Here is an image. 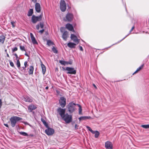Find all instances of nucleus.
Segmentation results:
<instances>
[{
    "label": "nucleus",
    "mask_w": 149,
    "mask_h": 149,
    "mask_svg": "<svg viewBox=\"0 0 149 149\" xmlns=\"http://www.w3.org/2000/svg\"><path fill=\"white\" fill-rule=\"evenodd\" d=\"M41 67L42 70V73L43 74H45L46 70V67L42 63L41 64Z\"/></svg>",
    "instance_id": "4be33fe9"
},
{
    "label": "nucleus",
    "mask_w": 149,
    "mask_h": 149,
    "mask_svg": "<svg viewBox=\"0 0 149 149\" xmlns=\"http://www.w3.org/2000/svg\"><path fill=\"white\" fill-rule=\"evenodd\" d=\"M44 31V29H42V30L39 31V32L41 34H42Z\"/></svg>",
    "instance_id": "c03bdc74"
},
{
    "label": "nucleus",
    "mask_w": 149,
    "mask_h": 149,
    "mask_svg": "<svg viewBox=\"0 0 149 149\" xmlns=\"http://www.w3.org/2000/svg\"><path fill=\"white\" fill-rule=\"evenodd\" d=\"M144 66V64H142L138 68L137 70L139 71L143 68Z\"/></svg>",
    "instance_id": "f704fd0d"
},
{
    "label": "nucleus",
    "mask_w": 149,
    "mask_h": 149,
    "mask_svg": "<svg viewBox=\"0 0 149 149\" xmlns=\"http://www.w3.org/2000/svg\"><path fill=\"white\" fill-rule=\"evenodd\" d=\"M105 147L106 149H112L113 146L112 143L109 141H107L105 143Z\"/></svg>",
    "instance_id": "f8f14e48"
},
{
    "label": "nucleus",
    "mask_w": 149,
    "mask_h": 149,
    "mask_svg": "<svg viewBox=\"0 0 149 149\" xmlns=\"http://www.w3.org/2000/svg\"><path fill=\"white\" fill-rule=\"evenodd\" d=\"M28 65L27 64V61H25L24 63V68H26V67Z\"/></svg>",
    "instance_id": "ea45409f"
},
{
    "label": "nucleus",
    "mask_w": 149,
    "mask_h": 149,
    "mask_svg": "<svg viewBox=\"0 0 149 149\" xmlns=\"http://www.w3.org/2000/svg\"><path fill=\"white\" fill-rule=\"evenodd\" d=\"M33 113H34V111H33V112H32Z\"/></svg>",
    "instance_id": "69168bd1"
},
{
    "label": "nucleus",
    "mask_w": 149,
    "mask_h": 149,
    "mask_svg": "<svg viewBox=\"0 0 149 149\" xmlns=\"http://www.w3.org/2000/svg\"><path fill=\"white\" fill-rule=\"evenodd\" d=\"M33 9H30L28 12L27 15L28 16H31L32 15L33 13Z\"/></svg>",
    "instance_id": "b1692460"
},
{
    "label": "nucleus",
    "mask_w": 149,
    "mask_h": 149,
    "mask_svg": "<svg viewBox=\"0 0 149 149\" xmlns=\"http://www.w3.org/2000/svg\"><path fill=\"white\" fill-rule=\"evenodd\" d=\"M93 86H94L95 88H97L96 86L95 85V84H93Z\"/></svg>",
    "instance_id": "e2e57ef3"
},
{
    "label": "nucleus",
    "mask_w": 149,
    "mask_h": 149,
    "mask_svg": "<svg viewBox=\"0 0 149 149\" xmlns=\"http://www.w3.org/2000/svg\"><path fill=\"white\" fill-rule=\"evenodd\" d=\"M77 105L78 106L79 108V114H81V111H82V109H81V106L79 104H77Z\"/></svg>",
    "instance_id": "2f4dec72"
},
{
    "label": "nucleus",
    "mask_w": 149,
    "mask_h": 149,
    "mask_svg": "<svg viewBox=\"0 0 149 149\" xmlns=\"http://www.w3.org/2000/svg\"><path fill=\"white\" fill-rule=\"evenodd\" d=\"M20 49L22 51H26L24 47L22 45L20 46Z\"/></svg>",
    "instance_id": "c9c22d12"
},
{
    "label": "nucleus",
    "mask_w": 149,
    "mask_h": 149,
    "mask_svg": "<svg viewBox=\"0 0 149 149\" xmlns=\"http://www.w3.org/2000/svg\"><path fill=\"white\" fill-rule=\"evenodd\" d=\"M19 133L20 134L24 136H28V134L26 132H19Z\"/></svg>",
    "instance_id": "cd10ccee"
},
{
    "label": "nucleus",
    "mask_w": 149,
    "mask_h": 149,
    "mask_svg": "<svg viewBox=\"0 0 149 149\" xmlns=\"http://www.w3.org/2000/svg\"><path fill=\"white\" fill-rule=\"evenodd\" d=\"M2 102L1 99H0V109L1 108L2 105Z\"/></svg>",
    "instance_id": "09e8293b"
},
{
    "label": "nucleus",
    "mask_w": 149,
    "mask_h": 149,
    "mask_svg": "<svg viewBox=\"0 0 149 149\" xmlns=\"http://www.w3.org/2000/svg\"><path fill=\"white\" fill-rule=\"evenodd\" d=\"M14 22H11V24L12 25L13 27H15V26L14 25Z\"/></svg>",
    "instance_id": "603ef678"
},
{
    "label": "nucleus",
    "mask_w": 149,
    "mask_h": 149,
    "mask_svg": "<svg viewBox=\"0 0 149 149\" xmlns=\"http://www.w3.org/2000/svg\"><path fill=\"white\" fill-rule=\"evenodd\" d=\"M94 133H92V134H95V138H97L99 134H100V133L99 132L97 131H94Z\"/></svg>",
    "instance_id": "a878e982"
},
{
    "label": "nucleus",
    "mask_w": 149,
    "mask_h": 149,
    "mask_svg": "<svg viewBox=\"0 0 149 149\" xmlns=\"http://www.w3.org/2000/svg\"><path fill=\"white\" fill-rule=\"evenodd\" d=\"M139 71L137 70L133 74H135L137 73Z\"/></svg>",
    "instance_id": "864d4df0"
},
{
    "label": "nucleus",
    "mask_w": 149,
    "mask_h": 149,
    "mask_svg": "<svg viewBox=\"0 0 149 149\" xmlns=\"http://www.w3.org/2000/svg\"><path fill=\"white\" fill-rule=\"evenodd\" d=\"M77 104L73 103V102H70L67 106L68 111L70 113L73 112L75 110L76 106Z\"/></svg>",
    "instance_id": "f257e3e1"
},
{
    "label": "nucleus",
    "mask_w": 149,
    "mask_h": 149,
    "mask_svg": "<svg viewBox=\"0 0 149 149\" xmlns=\"http://www.w3.org/2000/svg\"><path fill=\"white\" fill-rule=\"evenodd\" d=\"M65 27L70 31H72L74 30L72 25L69 23H68L66 25Z\"/></svg>",
    "instance_id": "f3484780"
},
{
    "label": "nucleus",
    "mask_w": 149,
    "mask_h": 149,
    "mask_svg": "<svg viewBox=\"0 0 149 149\" xmlns=\"http://www.w3.org/2000/svg\"><path fill=\"white\" fill-rule=\"evenodd\" d=\"M76 45V44L72 42H69L67 44V46L71 48H75Z\"/></svg>",
    "instance_id": "a211bd4d"
},
{
    "label": "nucleus",
    "mask_w": 149,
    "mask_h": 149,
    "mask_svg": "<svg viewBox=\"0 0 149 149\" xmlns=\"http://www.w3.org/2000/svg\"><path fill=\"white\" fill-rule=\"evenodd\" d=\"M134 26H133L132 27V28L131 29V30L130 31V33H131V32H132V30H133V29H134Z\"/></svg>",
    "instance_id": "3c124183"
},
{
    "label": "nucleus",
    "mask_w": 149,
    "mask_h": 149,
    "mask_svg": "<svg viewBox=\"0 0 149 149\" xmlns=\"http://www.w3.org/2000/svg\"><path fill=\"white\" fill-rule=\"evenodd\" d=\"M4 125L7 127H8V124H4Z\"/></svg>",
    "instance_id": "4d7b16f0"
},
{
    "label": "nucleus",
    "mask_w": 149,
    "mask_h": 149,
    "mask_svg": "<svg viewBox=\"0 0 149 149\" xmlns=\"http://www.w3.org/2000/svg\"><path fill=\"white\" fill-rule=\"evenodd\" d=\"M5 40V37L3 35L0 36V42L3 44Z\"/></svg>",
    "instance_id": "5701e85b"
},
{
    "label": "nucleus",
    "mask_w": 149,
    "mask_h": 149,
    "mask_svg": "<svg viewBox=\"0 0 149 149\" xmlns=\"http://www.w3.org/2000/svg\"><path fill=\"white\" fill-rule=\"evenodd\" d=\"M17 47H15L13 49H12V52H13L17 51Z\"/></svg>",
    "instance_id": "a19ab883"
},
{
    "label": "nucleus",
    "mask_w": 149,
    "mask_h": 149,
    "mask_svg": "<svg viewBox=\"0 0 149 149\" xmlns=\"http://www.w3.org/2000/svg\"><path fill=\"white\" fill-rule=\"evenodd\" d=\"M72 125L73 124H74V123H72Z\"/></svg>",
    "instance_id": "774afa93"
},
{
    "label": "nucleus",
    "mask_w": 149,
    "mask_h": 149,
    "mask_svg": "<svg viewBox=\"0 0 149 149\" xmlns=\"http://www.w3.org/2000/svg\"><path fill=\"white\" fill-rule=\"evenodd\" d=\"M40 27L41 28H43L44 27V23L43 22H40Z\"/></svg>",
    "instance_id": "58836bf2"
},
{
    "label": "nucleus",
    "mask_w": 149,
    "mask_h": 149,
    "mask_svg": "<svg viewBox=\"0 0 149 149\" xmlns=\"http://www.w3.org/2000/svg\"><path fill=\"white\" fill-rule=\"evenodd\" d=\"M70 38L72 40L77 44H78L79 43V40L78 39L77 36L74 34H71Z\"/></svg>",
    "instance_id": "9b49d317"
},
{
    "label": "nucleus",
    "mask_w": 149,
    "mask_h": 149,
    "mask_svg": "<svg viewBox=\"0 0 149 149\" xmlns=\"http://www.w3.org/2000/svg\"><path fill=\"white\" fill-rule=\"evenodd\" d=\"M41 121L46 127H48V125L45 121L43 118H41Z\"/></svg>",
    "instance_id": "bb28decb"
},
{
    "label": "nucleus",
    "mask_w": 149,
    "mask_h": 149,
    "mask_svg": "<svg viewBox=\"0 0 149 149\" xmlns=\"http://www.w3.org/2000/svg\"><path fill=\"white\" fill-rule=\"evenodd\" d=\"M18 68L20 71H21L25 73L26 72V68H24V67H21L20 66V67H19Z\"/></svg>",
    "instance_id": "393cba45"
},
{
    "label": "nucleus",
    "mask_w": 149,
    "mask_h": 149,
    "mask_svg": "<svg viewBox=\"0 0 149 149\" xmlns=\"http://www.w3.org/2000/svg\"><path fill=\"white\" fill-rule=\"evenodd\" d=\"M65 30V28L64 27H62L60 28V31L61 32H63Z\"/></svg>",
    "instance_id": "79ce46f5"
},
{
    "label": "nucleus",
    "mask_w": 149,
    "mask_h": 149,
    "mask_svg": "<svg viewBox=\"0 0 149 149\" xmlns=\"http://www.w3.org/2000/svg\"><path fill=\"white\" fill-rule=\"evenodd\" d=\"M86 127L89 130V131H90L92 133H94V131L90 127L88 126H86Z\"/></svg>",
    "instance_id": "72a5a7b5"
},
{
    "label": "nucleus",
    "mask_w": 149,
    "mask_h": 149,
    "mask_svg": "<svg viewBox=\"0 0 149 149\" xmlns=\"http://www.w3.org/2000/svg\"><path fill=\"white\" fill-rule=\"evenodd\" d=\"M52 50L54 52V53L57 54L58 53V51L56 49V48H55L54 47H53V48H52Z\"/></svg>",
    "instance_id": "c756f323"
},
{
    "label": "nucleus",
    "mask_w": 149,
    "mask_h": 149,
    "mask_svg": "<svg viewBox=\"0 0 149 149\" xmlns=\"http://www.w3.org/2000/svg\"><path fill=\"white\" fill-rule=\"evenodd\" d=\"M7 56L8 57H10V56H9V55H8V53H7Z\"/></svg>",
    "instance_id": "680f3d73"
},
{
    "label": "nucleus",
    "mask_w": 149,
    "mask_h": 149,
    "mask_svg": "<svg viewBox=\"0 0 149 149\" xmlns=\"http://www.w3.org/2000/svg\"><path fill=\"white\" fill-rule=\"evenodd\" d=\"M60 8L61 11L64 12L66 10V3L64 0H61L60 3Z\"/></svg>",
    "instance_id": "0eeeda50"
},
{
    "label": "nucleus",
    "mask_w": 149,
    "mask_h": 149,
    "mask_svg": "<svg viewBox=\"0 0 149 149\" xmlns=\"http://www.w3.org/2000/svg\"><path fill=\"white\" fill-rule=\"evenodd\" d=\"M66 99L64 97H61L59 100V103L62 108H64L66 104Z\"/></svg>",
    "instance_id": "6e6552de"
},
{
    "label": "nucleus",
    "mask_w": 149,
    "mask_h": 149,
    "mask_svg": "<svg viewBox=\"0 0 149 149\" xmlns=\"http://www.w3.org/2000/svg\"><path fill=\"white\" fill-rule=\"evenodd\" d=\"M30 35L31 38L33 43V44H38V42L36 40L35 38L33 36V34L32 33H30Z\"/></svg>",
    "instance_id": "2eb2a0df"
},
{
    "label": "nucleus",
    "mask_w": 149,
    "mask_h": 149,
    "mask_svg": "<svg viewBox=\"0 0 149 149\" xmlns=\"http://www.w3.org/2000/svg\"><path fill=\"white\" fill-rule=\"evenodd\" d=\"M62 118L67 124L69 123L72 121V115L68 113H66Z\"/></svg>",
    "instance_id": "7ed1b4c3"
},
{
    "label": "nucleus",
    "mask_w": 149,
    "mask_h": 149,
    "mask_svg": "<svg viewBox=\"0 0 149 149\" xmlns=\"http://www.w3.org/2000/svg\"><path fill=\"white\" fill-rule=\"evenodd\" d=\"M68 63L69 64L71 65L72 64V60H70L69 61H68Z\"/></svg>",
    "instance_id": "a18cd8bd"
},
{
    "label": "nucleus",
    "mask_w": 149,
    "mask_h": 149,
    "mask_svg": "<svg viewBox=\"0 0 149 149\" xmlns=\"http://www.w3.org/2000/svg\"><path fill=\"white\" fill-rule=\"evenodd\" d=\"M9 61L10 65L12 67H14L15 66L14 65V64L10 60H9Z\"/></svg>",
    "instance_id": "4c0bfd02"
},
{
    "label": "nucleus",
    "mask_w": 149,
    "mask_h": 149,
    "mask_svg": "<svg viewBox=\"0 0 149 149\" xmlns=\"http://www.w3.org/2000/svg\"><path fill=\"white\" fill-rule=\"evenodd\" d=\"M23 123L25 125H26V124L28 125V123L26 122H23Z\"/></svg>",
    "instance_id": "13d9d810"
},
{
    "label": "nucleus",
    "mask_w": 149,
    "mask_h": 149,
    "mask_svg": "<svg viewBox=\"0 0 149 149\" xmlns=\"http://www.w3.org/2000/svg\"><path fill=\"white\" fill-rule=\"evenodd\" d=\"M65 65L66 64H67V65H68V64H69V63H68V61H65Z\"/></svg>",
    "instance_id": "5fc2aeb1"
},
{
    "label": "nucleus",
    "mask_w": 149,
    "mask_h": 149,
    "mask_svg": "<svg viewBox=\"0 0 149 149\" xmlns=\"http://www.w3.org/2000/svg\"><path fill=\"white\" fill-rule=\"evenodd\" d=\"M6 51H7V50H6H6H5V52H6Z\"/></svg>",
    "instance_id": "338daca9"
},
{
    "label": "nucleus",
    "mask_w": 149,
    "mask_h": 149,
    "mask_svg": "<svg viewBox=\"0 0 149 149\" xmlns=\"http://www.w3.org/2000/svg\"><path fill=\"white\" fill-rule=\"evenodd\" d=\"M25 55H26V56H28V57H29V55H28V54H27L26 53L25 54Z\"/></svg>",
    "instance_id": "bf43d9fd"
},
{
    "label": "nucleus",
    "mask_w": 149,
    "mask_h": 149,
    "mask_svg": "<svg viewBox=\"0 0 149 149\" xmlns=\"http://www.w3.org/2000/svg\"><path fill=\"white\" fill-rule=\"evenodd\" d=\"M68 32L67 31H65L63 33L62 37L65 40H66L68 38Z\"/></svg>",
    "instance_id": "6ab92c4d"
},
{
    "label": "nucleus",
    "mask_w": 149,
    "mask_h": 149,
    "mask_svg": "<svg viewBox=\"0 0 149 149\" xmlns=\"http://www.w3.org/2000/svg\"><path fill=\"white\" fill-rule=\"evenodd\" d=\"M79 49L81 51H83V48L81 46H79Z\"/></svg>",
    "instance_id": "8fccbe9b"
},
{
    "label": "nucleus",
    "mask_w": 149,
    "mask_h": 149,
    "mask_svg": "<svg viewBox=\"0 0 149 149\" xmlns=\"http://www.w3.org/2000/svg\"><path fill=\"white\" fill-rule=\"evenodd\" d=\"M48 88H49V87L48 86L46 87L45 88V89L47 90L48 89Z\"/></svg>",
    "instance_id": "0e129e2a"
},
{
    "label": "nucleus",
    "mask_w": 149,
    "mask_h": 149,
    "mask_svg": "<svg viewBox=\"0 0 149 149\" xmlns=\"http://www.w3.org/2000/svg\"><path fill=\"white\" fill-rule=\"evenodd\" d=\"M59 62L60 63H61V65H65V61L62 60H60L59 61Z\"/></svg>",
    "instance_id": "e433bc0d"
},
{
    "label": "nucleus",
    "mask_w": 149,
    "mask_h": 149,
    "mask_svg": "<svg viewBox=\"0 0 149 149\" xmlns=\"http://www.w3.org/2000/svg\"><path fill=\"white\" fill-rule=\"evenodd\" d=\"M57 111L62 118L65 115V109H62L61 107H59L57 109Z\"/></svg>",
    "instance_id": "1a4fd4ad"
},
{
    "label": "nucleus",
    "mask_w": 149,
    "mask_h": 149,
    "mask_svg": "<svg viewBox=\"0 0 149 149\" xmlns=\"http://www.w3.org/2000/svg\"><path fill=\"white\" fill-rule=\"evenodd\" d=\"M34 68L33 66H30L29 67V74H32L33 73Z\"/></svg>",
    "instance_id": "412c9836"
},
{
    "label": "nucleus",
    "mask_w": 149,
    "mask_h": 149,
    "mask_svg": "<svg viewBox=\"0 0 149 149\" xmlns=\"http://www.w3.org/2000/svg\"><path fill=\"white\" fill-rule=\"evenodd\" d=\"M15 56L16 57V60H17V59H19V58L18 56L17 55V54H16V53H15V54H14Z\"/></svg>",
    "instance_id": "37998d69"
},
{
    "label": "nucleus",
    "mask_w": 149,
    "mask_h": 149,
    "mask_svg": "<svg viewBox=\"0 0 149 149\" xmlns=\"http://www.w3.org/2000/svg\"><path fill=\"white\" fill-rule=\"evenodd\" d=\"M28 136L32 137V136H34V135H33V134H30L29 135H28Z\"/></svg>",
    "instance_id": "6e6d98bb"
},
{
    "label": "nucleus",
    "mask_w": 149,
    "mask_h": 149,
    "mask_svg": "<svg viewBox=\"0 0 149 149\" xmlns=\"http://www.w3.org/2000/svg\"><path fill=\"white\" fill-rule=\"evenodd\" d=\"M43 16L42 13L39 16H36L34 15L32 16L31 20L33 24H36L37 22L40 21Z\"/></svg>",
    "instance_id": "20e7f679"
},
{
    "label": "nucleus",
    "mask_w": 149,
    "mask_h": 149,
    "mask_svg": "<svg viewBox=\"0 0 149 149\" xmlns=\"http://www.w3.org/2000/svg\"><path fill=\"white\" fill-rule=\"evenodd\" d=\"M22 120V118L17 116H13L10 119L11 126L13 127H14L17 122Z\"/></svg>",
    "instance_id": "f03ea898"
},
{
    "label": "nucleus",
    "mask_w": 149,
    "mask_h": 149,
    "mask_svg": "<svg viewBox=\"0 0 149 149\" xmlns=\"http://www.w3.org/2000/svg\"><path fill=\"white\" fill-rule=\"evenodd\" d=\"M91 118V117L90 116H84L80 117L79 118V121H81L82 120L89 119Z\"/></svg>",
    "instance_id": "aec40b11"
},
{
    "label": "nucleus",
    "mask_w": 149,
    "mask_h": 149,
    "mask_svg": "<svg viewBox=\"0 0 149 149\" xmlns=\"http://www.w3.org/2000/svg\"><path fill=\"white\" fill-rule=\"evenodd\" d=\"M47 128V129L45 130V132L47 135H51L54 133V130L53 129L49 128V126Z\"/></svg>",
    "instance_id": "9d476101"
},
{
    "label": "nucleus",
    "mask_w": 149,
    "mask_h": 149,
    "mask_svg": "<svg viewBox=\"0 0 149 149\" xmlns=\"http://www.w3.org/2000/svg\"><path fill=\"white\" fill-rule=\"evenodd\" d=\"M74 18L73 15L72 13H68L66 15L65 18H64V20L68 22H71Z\"/></svg>",
    "instance_id": "423d86ee"
},
{
    "label": "nucleus",
    "mask_w": 149,
    "mask_h": 149,
    "mask_svg": "<svg viewBox=\"0 0 149 149\" xmlns=\"http://www.w3.org/2000/svg\"><path fill=\"white\" fill-rule=\"evenodd\" d=\"M79 127V125L77 124H75V129L76 130H77L78 129V127Z\"/></svg>",
    "instance_id": "49530a36"
},
{
    "label": "nucleus",
    "mask_w": 149,
    "mask_h": 149,
    "mask_svg": "<svg viewBox=\"0 0 149 149\" xmlns=\"http://www.w3.org/2000/svg\"><path fill=\"white\" fill-rule=\"evenodd\" d=\"M35 10L38 13H39L40 11V4L38 3H36L35 4Z\"/></svg>",
    "instance_id": "dca6fc26"
},
{
    "label": "nucleus",
    "mask_w": 149,
    "mask_h": 149,
    "mask_svg": "<svg viewBox=\"0 0 149 149\" xmlns=\"http://www.w3.org/2000/svg\"><path fill=\"white\" fill-rule=\"evenodd\" d=\"M39 27L40 25L39 24H38L36 26V28L38 30L39 29Z\"/></svg>",
    "instance_id": "de8ad7c7"
},
{
    "label": "nucleus",
    "mask_w": 149,
    "mask_h": 149,
    "mask_svg": "<svg viewBox=\"0 0 149 149\" xmlns=\"http://www.w3.org/2000/svg\"><path fill=\"white\" fill-rule=\"evenodd\" d=\"M141 127L145 129H148L149 128V125H142Z\"/></svg>",
    "instance_id": "7c9ffc66"
},
{
    "label": "nucleus",
    "mask_w": 149,
    "mask_h": 149,
    "mask_svg": "<svg viewBox=\"0 0 149 149\" xmlns=\"http://www.w3.org/2000/svg\"><path fill=\"white\" fill-rule=\"evenodd\" d=\"M129 35V34L127 35L122 40H121L120 41H121L122 40H123L126 37H127L128 35Z\"/></svg>",
    "instance_id": "052dcab7"
},
{
    "label": "nucleus",
    "mask_w": 149,
    "mask_h": 149,
    "mask_svg": "<svg viewBox=\"0 0 149 149\" xmlns=\"http://www.w3.org/2000/svg\"><path fill=\"white\" fill-rule=\"evenodd\" d=\"M22 100L26 102H31L33 101L32 98L28 96H26L24 97Z\"/></svg>",
    "instance_id": "ddd939ff"
},
{
    "label": "nucleus",
    "mask_w": 149,
    "mask_h": 149,
    "mask_svg": "<svg viewBox=\"0 0 149 149\" xmlns=\"http://www.w3.org/2000/svg\"><path fill=\"white\" fill-rule=\"evenodd\" d=\"M16 65L18 68L20 67V63L19 59L17 60V63Z\"/></svg>",
    "instance_id": "473e14b6"
},
{
    "label": "nucleus",
    "mask_w": 149,
    "mask_h": 149,
    "mask_svg": "<svg viewBox=\"0 0 149 149\" xmlns=\"http://www.w3.org/2000/svg\"><path fill=\"white\" fill-rule=\"evenodd\" d=\"M37 108L36 106L33 104L29 105L28 107V109L30 112H32V111Z\"/></svg>",
    "instance_id": "4468645a"
},
{
    "label": "nucleus",
    "mask_w": 149,
    "mask_h": 149,
    "mask_svg": "<svg viewBox=\"0 0 149 149\" xmlns=\"http://www.w3.org/2000/svg\"><path fill=\"white\" fill-rule=\"evenodd\" d=\"M63 69L67 71L66 72L67 74H76V70L74 68L67 67L65 69L64 68H63Z\"/></svg>",
    "instance_id": "39448f33"
},
{
    "label": "nucleus",
    "mask_w": 149,
    "mask_h": 149,
    "mask_svg": "<svg viewBox=\"0 0 149 149\" xmlns=\"http://www.w3.org/2000/svg\"><path fill=\"white\" fill-rule=\"evenodd\" d=\"M47 44L49 46H50L52 45H54V43L51 41L50 40H48L47 41Z\"/></svg>",
    "instance_id": "c85d7f7f"
}]
</instances>
